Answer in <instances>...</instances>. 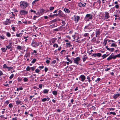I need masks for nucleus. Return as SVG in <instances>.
<instances>
[{"label": "nucleus", "mask_w": 120, "mask_h": 120, "mask_svg": "<svg viewBox=\"0 0 120 120\" xmlns=\"http://www.w3.org/2000/svg\"><path fill=\"white\" fill-rule=\"evenodd\" d=\"M20 5L22 7H23L26 8L28 6V4L25 2L21 1L20 2Z\"/></svg>", "instance_id": "obj_1"}, {"label": "nucleus", "mask_w": 120, "mask_h": 120, "mask_svg": "<svg viewBox=\"0 0 120 120\" xmlns=\"http://www.w3.org/2000/svg\"><path fill=\"white\" fill-rule=\"evenodd\" d=\"M85 18L87 21L92 19L93 18L92 15L90 14H87L86 15Z\"/></svg>", "instance_id": "obj_2"}, {"label": "nucleus", "mask_w": 120, "mask_h": 120, "mask_svg": "<svg viewBox=\"0 0 120 120\" xmlns=\"http://www.w3.org/2000/svg\"><path fill=\"white\" fill-rule=\"evenodd\" d=\"M31 45L33 47H35L39 45V44L38 43L36 42L35 41L33 40L32 41Z\"/></svg>", "instance_id": "obj_3"}, {"label": "nucleus", "mask_w": 120, "mask_h": 120, "mask_svg": "<svg viewBox=\"0 0 120 120\" xmlns=\"http://www.w3.org/2000/svg\"><path fill=\"white\" fill-rule=\"evenodd\" d=\"M73 59L74 60V63L78 64H79L78 62L80 60V58L79 57H77L76 58H74Z\"/></svg>", "instance_id": "obj_4"}, {"label": "nucleus", "mask_w": 120, "mask_h": 120, "mask_svg": "<svg viewBox=\"0 0 120 120\" xmlns=\"http://www.w3.org/2000/svg\"><path fill=\"white\" fill-rule=\"evenodd\" d=\"M27 11L23 10H21L20 11V14L22 15H24L28 13Z\"/></svg>", "instance_id": "obj_5"}, {"label": "nucleus", "mask_w": 120, "mask_h": 120, "mask_svg": "<svg viewBox=\"0 0 120 120\" xmlns=\"http://www.w3.org/2000/svg\"><path fill=\"white\" fill-rule=\"evenodd\" d=\"M96 36L97 37V36L99 35L101 33V31L100 30L98 29H96L95 31Z\"/></svg>", "instance_id": "obj_6"}, {"label": "nucleus", "mask_w": 120, "mask_h": 120, "mask_svg": "<svg viewBox=\"0 0 120 120\" xmlns=\"http://www.w3.org/2000/svg\"><path fill=\"white\" fill-rule=\"evenodd\" d=\"M11 22V21L9 19H7L6 21L3 22V23L5 25H7L10 23Z\"/></svg>", "instance_id": "obj_7"}, {"label": "nucleus", "mask_w": 120, "mask_h": 120, "mask_svg": "<svg viewBox=\"0 0 120 120\" xmlns=\"http://www.w3.org/2000/svg\"><path fill=\"white\" fill-rule=\"evenodd\" d=\"M90 29L89 26H85L84 29V31L86 32H90L89 31Z\"/></svg>", "instance_id": "obj_8"}, {"label": "nucleus", "mask_w": 120, "mask_h": 120, "mask_svg": "<svg viewBox=\"0 0 120 120\" xmlns=\"http://www.w3.org/2000/svg\"><path fill=\"white\" fill-rule=\"evenodd\" d=\"M74 17L75 18V21L76 22H77L79 19L80 17L79 16H74Z\"/></svg>", "instance_id": "obj_9"}, {"label": "nucleus", "mask_w": 120, "mask_h": 120, "mask_svg": "<svg viewBox=\"0 0 120 120\" xmlns=\"http://www.w3.org/2000/svg\"><path fill=\"white\" fill-rule=\"evenodd\" d=\"M79 78L81 79V80L82 81H84L86 79L85 76L84 75H80Z\"/></svg>", "instance_id": "obj_10"}, {"label": "nucleus", "mask_w": 120, "mask_h": 120, "mask_svg": "<svg viewBox=\"0 0 120 120\" xmlns=\"http://www.w3.org/2000/svg\"><path fill=\"white\" fill-rule=\"evenodd\" d=\"M120 94H115L113 97V98L114 99H116L120 96Z\"/></svg>", "instance_id": "obj_11"}, {"label": "nucleus", "mask_w": 120, "mask_h": 120, "mask_svg": "<svg viewBox=\"0 0 120 120\" xmlns=\"http://www.w3.org/2000/svg\"><path fill=\"white\" fill-rule=\"evenodd\" d=\"M105 17L106 18V19H107L109 18L110 16L109 15V13L108 12H106L105 13Z\"/></svg>", "instance_id": "obj_12"}, {"label": "nucleus", "mask_w": 120, "mask_h": 120, "mask_svg": "<svg viewBox=\"0 0 120 120\" xmlns=\"http://www.w3.org/2000/svg\"><path fill=\"white\" fill-rule=\"evenodd\" d=\"M12 46V45H11V43H9V45H8V46H6V47L8 49H10L11 47Z\"/></svg>", "instance_id": "obj_13"}, {"label": "nucleus", "mask_w": 120, "mask_h": 120, "mask_svg": "<svg viewBox=\"0 0 120 120\" xmlns=\"http://www.w3.org/2000/svg\"><path fill=\"white\" fill-rule=\"evenodd\" d=\"M23 34V33H20L19 34H16V36L18 37H21Z\"/></svg>", "instance_id": "obj_14"}, {"label": "nucleus", "mask_w": 120, "mask_h": 120, "mask_svg": "<svg viewBox=\"0 0 120 120\" xmlns=\"http://www.w3.org/2000/svg\"><path fill=\"white\" fill-rule=\"evenodd\" d=\"M49 99V98H44L43 99H41V100L42 101H45L47 100V101H48Z\"/></svg>", "instance_id": "obj_15"}, {"label": "nucleus", "mask_w": 120, "mask_h": 120, "mask_svg": "<svg viewBox=\"0 0 120 120\" xmlns=\"http://www.w3.org/2000/svg\"><path fill=\"white\" fill-rule=\"evenodd\" d=\"M49 91V90L44 89L43 90V93L44 94L47 93Z\"/></svg>", "instance_id": "obj_16"}, {"label": "nucleus", "mask_w": 120, "mask_h": 120, "mask_svg": "<svg viewBox=\"0 0 120 120\" xmlns=\"http://www.w3.org/2000/svg\"><path fill=\"white\" fill-rule=\"evenodd\" d=\"M30 55V53H26L25 54V57H26V58H27L28 57H29Z\"/></svg>", "instance_id": "obj_17"}, {"label": "nucleus", "mask_w": 120, "mask_h": 120, "mask_svg": "<svg viewBox=\"0 0 120 120\" xmlns=\"http://www.w3.org/2000/svg\"><path fill=\"white\" fill-rule=\"evenodd\" d=\"M58 14L60 16H62L63 15V13L61 10H59L58 11Z\"/></svg>", "instance_id": "obj_18"}, {"label": "nucleus", "mask_w": 120, "mask_h": 120, "mask_svg": "<svg viewBox=\"0 0 120 120\" xmlns=\"http://www.w3.org/2000/svg\"><path fill=\"white\" fill-rule=\"evenodd\" d=\"M52 93L55 95H56L57 94V92L56 91L54 90L52 91Z\"/></svg>", "instance_id": "obj_19"}, {"label": "nucleus", "mask_w": 120, "mask_h": 120, "mask_svg": "<svg viewBox=\"0 0 120 120\" xmlns=\"http://www.w3.org/2000/svg\"><path fill=\"white\" fill-rule=\"evenodd\" d=\"M22 102L20 100H18L17 101H16V104L17 105L20 104L21 105V103Z\"/></svg>", "instance_id": "obj_20"}, {"label": "nucleus", "mask_w": 120, "mask_h": 120, "mask_svg": "<svg viewBox=\"0 0 120 120\" xmlns=\"http://www.w3.org/2000/svg\"><path fill=\"white\" fill-rule=\"evenodd\" d=\"M66 46L67 47L68 46L69 47H70L72 46V45H71L70 42H69L68 43H66Z\"/></svg>", "instance_id": "obj_21"}, {"label": "nucleus", "mask_w": 120, "mask_h": 120, "mask_svg": "<svg viewBox=\"0 0 120 120\" xmlns=\"http://www.w3.org/2000/svg\"><path fill=\"white\" fill-rule=\"evenodd\" d=\"M112 54L109 56V57H108L107 59V60H109L111 59H112Z\"/></svg>", "instance_id": "obj_22"}, {"label": "nucleus", "mask_w": 120, "mask_h": 120, "mask_svg": "<svg viewBox=\"0 0 120 120\" xmlns=\"http://www.w3.org/2000/svg\"><path fill=\"white\" fill-rule=\"evenodd\" d=\"M64 11L66 12H67L68 13H69L70 12V11L67 8H65L64 10Z\"/></svg>", "instance_id": "obj_23"}, {"label": "nucleus", "mask_w": 120, "mask_h": 120, "mask_svg": "<svg viewBox=\"0 0 120 120\" xmlns=\"http://www.w3.org/2000/svg\"><path fill=\"white\" fill-rule=\"evenodd\" d=\"M1 50H2L3 52H6V51L7 50V48H2L1 49Z\"/></svg>", "instance_id": "obj_24"}, {"label": "nucleus", "mask_w": 120, "mask_h": 120, "mask_svg": "<svg viewBox=\"0 0 120 120\" xmlns=\"http://www.w3.org/2000/svg\"><path fill=\"white\" fill-rule=\"evenodd\" d=\"M17 48L19 50H21L22 49L21 46L19 45H18L17 46Z\"/></svg>", "instance_id": "obj_25"}, {"label": "nucleus", "mask_w": 120, "mask_h": 120, "mask_svg": "<svg viewBox=\"0 0 120 120\" xmlns=\"http://www.w3.org/2000/svg\"><path fill=\"white\" fill-rule=\"evenodd\" d=\"M85 37H88L89 36V34L88 33H85L83 35Z\"/></svg>", "instance_id": "obj_26"}, {"label": "nucleus", "mask_w": 120, "mask_h": 120, "mask_svg": "<svg viewBox=\"0 0 120 120\" xmlns=\"http://www.w3.org/2000/svg\"><path fill=\"white\" fill-rule=\"evenodd\" d=\"M108 56V55H106L105 54L103 55L102 56V57H103L102 59H104L106 57Z\"/></svg>", "instance_id": "obj_27"}, {"label": "nucleus", "mask_w": 120, "mask_h": 120, "mask_svg": "<svg viewBox=\"0 0 120 120\" xmlns=\"http://www.w3.org/2000/svg\"><path fill=\"white\" fill-rule=\"evenodd\" d=\"M28 36H23V38L24 39H25V41H26L27 40V39L26 38H28Z\"/></svg>", "instance_id": "obj_28"}, {"label": "nucleus", "mask_w": 120, "mask_h": 120, "mask_svg": "<svg viewBox=\"0 0 120 120\" xmlns=\"http://www.w3.org/2000/svg\"><path fill=\"white\" fill-rule=\"evenodd\" d=\"M111 46V47H116L117 46V45L114 43H112Z\"/></svg>", "instance_id": "obj_29"}, {"label": "nucleus", "mask_w": 120, "mask_h": 120, "mask_svg": "<svg viewBox=\"0 0 120 120\" xmlns=\"http://www.w3.org/2000/svg\"><path fill=\"white\" fill-rule=\"evenodd\" d=\"M56 20L55 19H54L53 20H52L51 21H50V22L51 23H53V22H56Z\"/></svg>", "instance_id": "obj_30"}, {"label": "nucleus", "mask_w": 120, "mask_h": 120, "mask_svg": "<svg viewBox=\"0 0 120 120\" xmlns=\"http://www.w3.org/2000/svg\"><path fill=\"white\" fill-rule=\"evenodd\" d=\"M6 35L7 36L9 37H10L11 35L10 34L9 32H7L6 33Z\"/></svg>", "instance_id": "obj_31"}, {"label": "nucleus", "mask_w": 120, "mask_h": 120, "mask_svg": "<svg viewBox=\"0 0 120 120\" xmlns=\"http://www.w3.org/2000/svg\"><path fill=\"white\" fill-rule=\"evenodd\" d=\"M101 55V54L100 53H98L97 54V56L100 57Z\"/></svg>", "instance_id": "obj_32"}, {"label": "nucleus", "mask_w": 120, "mask_h": 120, "mask_svg": "<svg viewBox=\"0 0 120 120\" xmlns=\"http://www.w3.org/2000/svg\"><path fill=\"white\" fill-rule=\"evenodd\" d=\"M3 68H8V67H7V66L6 65V64H4L3 65Z\"/></svg>", "instance_id": "obj_33"}, {"label": "nucleus", "mask_w": 120, "mask_h": 120, "mask_svg": "<svg viewBox=\"0 0 120 120\" xmlns=\"http://www.w3.org/2000/svg\"><path fill=\"white\" fill-rule=\"evenodd\" d=\"M23 80H24V82H26L28 80V79L26 78H24Z\"/></svg>", "instance_id": "obj_34"}, {"label": "nucleus", "mask_w": 120, "mask_h": 120, "mask_svg": "<svg viewBox=\"0 0 120 120\" xmlns=\"http://www.w3.org/2000/svg\"><path fill=\"white\" fill-rule=\"evenodd\" d=\"M36 61V59H34L32 61L31 63H32L34 64L35 62Z\"/></svg>", "instance_id": "obj_35"}, {"label": "nucleus", "mask_w": 120, "mask_h": 120, "mask_svg": "<svg viewBox=\"0 0 120 120\" xmlns=\"http://www.w3.org/2000/svg\"><path fill=\"white\" fill-rule=\"evenodd\" d=\"M109 114H112L113 115H116V113L115 112H109Z\"/></svg>", "instance_id": "obj_36"}, {"label": "nucleus", "mask_w": 120, "mask_h": 120, "mask_svg": "<svg viewBox=\"0 0 120 120\" xmlns=\"http://www.w3.org/2000/svg\"><path fill=\"white\" fill-rule=\"evenodd\" d=\"M107 40L104 41V42L103 43L104 44V45L105 46L106 45V43H107Z\"/></svg>", "instance_id": "obj_37"}, {"label": "nucleus", "mask_w": 120, "mask_h": 120, "mask_svg": "<svg viewBox=\"0 0 120 120\" xmlns=\"http://www.w3.org/2000/svg\"><path fill=\"white\" fill-rule=\"evenodd\" d=\"M38 0H35L33 2L32 4L33 5H34L36 2L38 1Z\"/></svg>", "instance_id": "obj_38"}, {"label": "nucleus", "mask_w": 120, "mask_h": 120, "mask_svg": "<svg viewBox=\"0 0 120 120\" xmlns=\"http://www.w3.org/2000/svg\"><path fill=\"white\" fill-rule=\"evenodd\" d=\"M87 57H83L82 59H83V62L85 61L86 60V59L87 58Z\"/></svg>", "instance_id": "obj_39"}, {"label": "nucleus", "mask_w": 120, "mask_h": 120, "mask_svg": "<svg viewBox=\"0 0 120 120\" xmlns=\"http://www.w3.org/2000/svg\"><path fill=\"white\" fill-rule=\"evenodd\" d=\"M53 46L54 47H55L56 46V48H57L58 47V45L56 44H54L53 45Z\"/></svg>", "instance_id": "obj_40"}, {"label": "nucleus", "mask_w": 120, "mask_h": 120, "mask_svg": "<svg viewBox=\"0 0 120 120\" xmlns=\"http://www.w3.org/2000/svg\"><path fill=\"white\" fill-rule=\"evenodd\" d=\"M67 60L69 61V62H70L71 63V64L72 63V61L70 59H69V58H67Z\"/></svg>", "instance_id": "obj_41"}, {"label": "nucleus", "mask_w": 120, "mask_h": 120, "mask_svg": "<svg viewBox=\"0 0 120 120\" xmlns=\"http://www.w3.org/2000/svg\"><path fill=\"white\" fill-rule=\"evenodd\" d=\"M30 68L29 67V66H28L26 69L27 71H29L30 69Z\"/></svg>", "instance_id": "obj_42"}, {"label": "nucleus", "mask_w": 120, "mask_h": 120, "mask_svg": "<svg viewBox=\"0 0 120 120\" xmlns=\"http://www.w3.org/2000/svg\"><path fill=\"white\" fill-rule=\"evenodd\" d=\"M54 8V7H50L49 9L50 11H51L53 10Z\"/></svg>", "instance_id": "obj_43"}, {"label": "nucleus", "mask_w": 120, "mask_h": 120, "mask_svg": "<svg viewBox=\"0 0 120 120\" xmlns=\"http://www.w3.org/2000/svg\"><path fill=\"white\" fill-rule=\"evenodd\" d=\"M96 108L94 106H92L91 107V109L93 110H95V109Z\"/></svg>", "instance_id": "obj_44"}, {"label": "nucleus", "mask_w": 120, "mask_h": 120, "mask_svg": "<svg viewBox=\"0 0 120 120\" xmlns=\"http://www.w3.org/2000/svg\"><path fill=\"white\" fill-rule=\"evenodd\" d=\"M42 84H40L39 85V88L41 89L42 88Z\"/></svg>", "instance_id": "obj_45"}, {"label": "nucleus", "mask_w": 120, "mask_h": 120, "mask_svg": "<svg viewBox=\"0 0 120 120\" xmlns=\"http://www.w3.org/2000/svg\"><path fill=\"white\" fill-rule=\"evenodd\" d=\"M82 4L81 2H80L79 3L78 5L79 7H82Z\"/></svg>", "instance_id": "obj_46"}, {"label": "nucleus", "mask_w": 120, "mask_h": 120, "mask_svg": "<svg viewBox=\"0 0 120 120\" xmlns=\"http://www.w3.org/2000/svg\"><path fill=\"white\" fill-rule=\"evenodd\" d=\"M14 76V74H12L10 77V79L12 78Z\"/></svg>", "instance_id": "obj_47"}, {"label": "nucleus", "mask_w": 120, "mask_h": 120, "mask_svg": "<svg viewBox=\"0 0 120 120\" xmlns=\"http://www.w3.org/2000/svg\"><path fill=\"white\" fill-rule=\"evenodd\" d=\"M35 71L37 73H38L39 72V70L38 69H36L35 70Z\"/></svg>", "instance_id": "obj_48"}, {"label": "nucleus", "mask_w": 120, "mask_h": 120, "mask_svg": "<svg viewBox=\"0 0 120 120\" xmlns=\"http://www.w3.org/2000/svg\"><path fill=\"white\" fill-rule=\"evenodd\" d=\"M32 70V71H34V69H35L34 67H32L30 68Z\"/></svg>", "instance_id": "obj_49"}, {"label": "nucleus", "mask_w": 120, "mask_h": 120, "mask_svg": "<svg viewBox=\"0 0 120 120\" xmlns=\"http://www.w3.org/2000/svg\"><path fill=\"white\" fill-rule=\"evenodd\" d=\"M110 69V68H107L105 69V71H107Z\"/></svg>", "instance_id": "obj_50"}, {"label": "nucleus", "mask_w": 120, "mask_h": 120, "mask_svg": "<svg viewBox=\"0 0 120 120\" xmlns=\"http://www.w3.org/2000/svg\"><path fill=\"white\" fill-rule=\"evenodd\" d=\"M114 50V49L113 48H111L110 49V51H111V52H112Z\"/></svg>", "instance_id": "obj_51"}, {"label": "nucleus", "mask_w": 120, "mask_h": 120, "mask_svg": "<svg viewBox=\"0 0 120 120\" xmlns=\"http://www.w3.org/2000/svg\"><path fill=\"white\" fill-rule=\"evenodd\" d=\"M109 109L110 110V111H112L113 110H114L115 109V108H109Z\"/></svg>", "instance_id": "obj_52"}, {"label": "nucleus", "mask_w": 120, "mask_h": 120, "mask_svg": "<svg viewBox=\"0 0 120 120\" xmlns=\"http://www.w3.org/2000/svg\"><path fill=\"white\" fill-rule=\"evenodd\" d=\"M101 80V79L100 78H98L95 81L96 82L97 81H98H98H99Z\"/></svg>", "instance_id": "obj_53"}, {"label": "nucleus", "mask_w": 120, "mask_h": 120, "mask_svg": "<svg viewBox=\"0 0 120 120\" xmlns=\"http://www.w3.org/2000/svg\"><path fill=\"white\" fill-rule=\"evenodd\" d=\"M62 23L63 24V25H64L65 24V22L64 21H62Z\"/></svg>", "instance_id": "obj_54"}, {"label": "nucleus", "mask_w": 120, "mask_h": 120, "mask_svg": "<svg viewBox=\"0 0 120 120\" xmlns=\"http://www.w3.org/2000/svg\"><path fill=\"white\" fill-rule=\"evenodd\" d=\"M53 43H54L55 41V40L54 39H52L51 41Z\"/></svg>", "instance_id": "obj_55"}, {"label": "nucleus", "mask_w": 120, "mask_h": 120, "mask_svg": "<svg viewBox=\"0 0 120 120\" xmlns=\"http://www.w3.org/2000/svg\"><path fill=\"white\" fill-rule=\"evenodd\" d=\"M9 103V102L8 101H7L5 102V103L6 105H8Z\"/></svg>", "instance_id": "obj_56"}, {"label": "nucleus", "mask_w": 120, "mask_h": 120, "mask_svg": "<svg viewBox=\"0 0 120 120\" xmlns=\"http://www.w3.org/2000/svg\"><path fill=\"white\" fill-rule=\"evenodd\" d=\"M119 6L118 4H116L115 5V7L116 8H119Z\"/></svg>", "instance_id": "obj_57"}, {"label": "nucleus", "mask_w": 120, "mask_h": 120, "mask_svg": "<svg viewBox=\"0 0 120 120\" xmlns=\"http://www.w3.org/2000/svg\"><path fill=\"white\" fill-rule=\"evenodd\" d=\"M48 70V69L47 68L45 67V72H46Z\"/></svg>", "instance_id": "obj_58"}, {"label": "nucleus", "mask_w": 120, "mask_h": 120, "mask_svg": "<svg viewBox=\"0 0 120 120\" xmlns=\"http://www.w3.org/2000/svg\"><path fill=\"white\" fill-rule=\"evenodd\" d=\"M56 62V61L55 60H54L52 62V63L54 64Z\"/></svg>", "instance_id": "obj_59"}, {"label": "nucleus", "mask_w": 120, "mask_h": 120, "mask_svg": "<svg viewBox=\"0 0 120 120\" xmlns=\"http://www.w3.org/2000/svg\"><path fill=\"white\" fill-rule=\"evenodd\" d=\"M102 19H106V18L105 17V16H103L102 17Z\"/></svg>", "instance_id": "obj_60"}, {"label": "nucleus", "mask_w": 120, "mask_h": 120, "mask_svg": "<svg viewBox=\"0 0 120 120\" xmlns=\"http://www.w3.org/2000/svg\"><path fill=\"white\" fill-rule=\"evenodd\" d=\"M92 56H94V57H96V56H97V54L96 53L93 54L92 55Z\"/></svg>", "instance_id": "obj_61"}, {"label": "nucleus", "mask_w": 120, "mask_h": 120, "mask_svg": "<svg viewBox=\"0 0 120 120\" xmlns=\"http://www.w3.org/2000/svg\"><path fill=\"white\" fill-rule=\"evenodd\" d=\"M117 57L116 55L113 56H112V59H115Z\"/></svg>", "instance_id": "obj_62"}, {"label": "nucleus", "mask_w": 120, "mask_h": 120, "mask_svg": "<svg viewBox=\"0 0 120 120\" xmlns=\"http://www.w3.org/2000/svg\"><path fill=\"white\" fill-rule=\"evenodd\" d=\"M117 57H120V53L119 54L116 55Z\"/></svg>", "instance_id": "obj_63"}, {"label": "nucleus", "mask_w": 120, "mask_h": 120, "mask_svg": "<svg viewBox=\"0 0 120 120\" xmlns=\"http://www.w3.org/2000/svg\"><path fill=\"white\" fill-rule=\"evenodd\" d=\"M12 120H17V119L16 118V117H15V118H13L12 119Z\"/></svg>", "instance_id": "obj_64"}]
</instances>
